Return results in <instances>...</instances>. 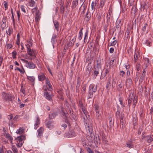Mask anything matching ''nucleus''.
Returning a JSON list of instances; mask_svg holds the SVG:
<instances>
[{
    "label": "nucleus",
    "instance_id": "nucleus-1",
    "mask_svg": "<svg viewBox=\"0 0 153 153\" xmlns=\"http://www.w3.org/2000/svg\"><path fill=\"white\" fill-rule=\"evenodd\" d=\"M83 117V120L84 123L85 125L86 131L88 134H89L90 136H92V133L93 132L92 126L91 123L89 115H88L87 117Z\"/></svg>",
    "mask_w": 153,
    "mask_h": 153
},
{
    "label": "nucleus",
    "instance_id": "nucleus-2",
    "mask_svg": "<svg viewBox=\"0 0 153 153\" xmlns=\"http://www.w3.org/2000/svg\"><path fill=\"white\" fill-rule=\"evenodd\" d=\"M97 85H95L93 84L90 85L89 87L88 94V99H92L93 97V94L97 91Z\"/></svg>",
    "mask_w": 153,
    "mask_h": 153
},
{
    "label": "nucleus",
    "instance_id": "nucleus-3",
    "mask_svg": "<svg viewBox=\"0 0 153 153\" xmlns=\"http://www.w3.org/2000/svg\"><path fill=\"white\" fill-rule=\"evenodd\" d=\"M28 43L30 44V45L29 44H26V46L27 48V53L29 55L31 56L29 59L31 60L35 59L36 57V56L35 55L34 50L31 49L30 48V46H32V42L30 41H29Z\"/></svg>",
    "mask_w": 153,
    "mask_h": 153
},
{
    "label": "nucleus",
    "instance_id": "nucleus-4",
    "mask_svg": "<svg viewBox=\"0 0 153 153\" xmlns=\"http://www.w3.org/2000/svg\"><path fill=\"white\" fill-rule=\"evenodd\" d=\"M2 98L6 101H12L14 97L11 96L10 94H6L4 92H3L2 93Z\"/></svg>",
    "mask_w": 153,
    "mask_h": 153
},
{
    "label": "nucleus",
    "instance_id": "nucleus-5",
    "mask_svg": "<svg viewBox=\"0 0 153 153\" xmlns=\"http://www.w3.org/2000/svg\"><path fill=\"white\" fill-rule=\"evenodd\" d=\"M44 97L48 100L50 101H52V98L51 94L48 92L46 89H45L44 91Z\"/></svg>",
    "mask_w": 153,
    "mask_h": 153
},
{
    "label": "nucleus",
    "instance_id": "nucleus-6",
    "mask_svg": "<svg viewBox=\"0 0 153 153\" xmlns=\"http://www.w3.org/2000/svg\"><path fill=\"white\" fill-rule=\"evenodd\" d=\"M78 105L80 107V108H81V109H82V111L83 112L84 114H85V117H87L88 116L87 115V112L85 110V107L83 105V103L81 101H79Z\"/></svg>",
    "mask_w": 153,
    "mask_h": 153
},
{
    "label": "nucleus",
    "instance_id": "nucleus-7",
    "mask_svg": "<svg viewBox=\"0 0 153 153\" xmlns=\"http://www.w3.org/2000/svg\"><path fill=\"white\" fill-rule=\"evenodd\" d=\"M45 124L47 127L50 129H51L54 127V123L52 120L48 121Z\"/></svg>",
    "mask_w": 153,
    "mask_h": 153
},
{
    "label": "nucleus",
    "instance_id": "nucleus-8",
    "mask_svg": "<svg viewBox=\"0 0 153 153\" xmlns=\"http://www.w3.org/2000/svg\"><path fill=\"white\" fill-rule=\"evenodd\" d=\"M29 69H34L36 65L32 62H28L27 64L25 65Z\"/></svg>",
    "mask_w": 153,
    "mask_h": 153
},
{
    "label": "nucleus",
    "instance_id": "nucleus-9",
    "mask_svg": "<svg viewBox=\"0 0 153 153\" xmlns=\"http://www.w3.org/2000/svg\"><path fill=\"white\" fill-rule=\"evenodd\" d=\"M35 118L36 120L35 121L34 128L36 129L39 126L40 120L38 116H37Z\"/></svg>",
    "mask_w": 153,
    "mask_h": 153
},
{
    "label": "nucleus",
    "instance_id": "nucleus-10",
    "mask_svg": "<svg viewBox=\"0 0 153 153\" xmlns=\"http://www.w3.org/2000/svg\"><path fill=\"white\" fill-rule=\"evenodd\" d=\"M38 77L39 80L40 81H43L45 79L46 80L47 78L44 74L42 73H40L39 74Z\"/></svg>",
    "mask_w": 153,
    "mask_h": 153
},
{
    "label": "nucleus",
    "instance_id": "nucleus-11",
    "mask_svg": "<svg viewBox=\"0 0 153 153\" xmlns=\"http://www.w3.org/2000/svg\"><path fill=\"white\" fill-rule=\"evenodd\" d=\"M76 136V134L73 130H71L67 134L66 136L68 138L73 137Z\"/></svg>",
    "mask_w": 153,
    "mask_h": 153
},
{
    "label": "nucleus",
    "instance_id": "nucleus-12",
    "mask_svg": "<svg viewBox=\"0 0 153 153\" xmlns=\"http://www.w3.org/2000/svg\"><path fill=\"white\" fill-rule=\"evenodd\" d=\"M45 83L48 86V89L49 91H51L52 90V86L51 83V82L47 78L46 79Z\"/></svg>",
    "mask_w": 153,
    "mask_h": 153
},
{
    "label": "nucleus",
    "instance_id": "nucleus-13",
    "mask_svg": "<svg viewBox=\"0 0 153 153\" xmlns=\"http://www.w3.org/2000/svg\"><path fill=\"white\" fill-rule=\"evenodd\" d=\"M44 131V129L43 128L41 127L38 130L37 132H38L37 137L40 138L42 136L43 133Z\"/></svg>",
    "mask_w": 153,
    "mask_h": 153
},
{
    "label": "nucleus",
    "instance_id": "nucleus-14",
    "mask_svg": "<svg viewBox=\"0 0 153 153\" xmlns=\"http://www.w3.org/2000/svg\"><path fill=\"white\" fill-rule=\"evenodd\" d=\"M98 2V1L96 0L95 1H93L92 2L91 4V8L92 10L93 11V13L95 9L96 6Z\"/></svg>",
    "mask_w": 153,
    "mask_h": 153
},
{
    "label": "nucleus",
    "instance_id": "nucleus-15",
    "mask_svg": "<svg viewBox=\"0 0 153 153\" xmlns=\"http://www.w3.org/2000/svg\"><path fill=\"white\" fill-rule=\"evenodd\" d=\"M147 142L150 143L153 141V135H148L145 137Z\"/></svg>",
    "mask_w": 153,
    "mask_h": 153
},
{
    "label": "nucleus",
    "instance_id": "nucleus-16",
    "mask_svg": "<svg viewBox=\"0 0 153 153\" xmlns=\"http://www.w3.org/2000/svg\"><path fill=\"white\" fill-rule=\"evenodd\" d=\"M65 123H66V124L65 123H62L61 125V126L64 128V129H65L67 127V126L70 128L71 126V125L70 123L68 122V120H66L65 121Z\"/></svg>",
    "mask_w": 153,
    "mask_h": 153
},
{
    "label": "nucleus",
    "instance_id": "nucleus-17",
    "mask_svg": "<svg viewBox=\"0 0 153 153\" xmlns=\"http://www.w3.org/2000/svg\"><path fill=\"white\" fill-rule=\"evenodd\" d=\"M25 137L23 135H21L19 137H18L16 139V142H23V140L25 139Z\"/></svg>",
    "mask_w": 153,
    "mask_h": 153
},
{
    "label": "nucleus",
    "instance_id": "nucleus-18",
    "mask_svg": "<svg viewBox=\"0 0 153 153\" xmlns=\"http://www.w3.org/2000/svg\"><path fill=\"white\" fill-rule=\"evenodd\" d=\"M91 13L89 11H88L86 13L85 20L88 22L90 19L91 17Z\"/></svg>",
    "mask_w": 153,
    "mask_h": 153
},
{
    "label": "nucleus",
    "instance_id": "nucleus-19",
    "mask_svg": "<svg viewBox=\"0 0 153 153\" xmlns=\"http://www.w3.org/2000/svg\"><path fill=\"white\" fill-rule=\"evenodd\" d=\"M78 0H73L71 5L72 8H75L78 4Z\"/></svg>",
    "mask_w": 153,
    "mask_h": 153
},
{
    "label": "nucleus",
    "instance_id": "nucleus-20",
    "mask_svg": "<svg viewBox=\"0 0 153 153\" xmlns=\"http://www.w3.org/2000/svg\"><path fill=\"white\" fill-rule=\"evenodd\" d=\"M53 23L55 29L58 31L59 26V23L57 21L55 20L53 21Z\"/></svg>",
    "mask_w": 153,
    "mask_h": 153
},
{
    "label": "nucleus",
    "instance_id": "nucleus-21",
    "mask_svg": "<svg viewBox=\"0 0 153 153\" xmlns=\"http://www.w3.org/2000/svg\"><path fill=\"white\" fill-rule=\"evenodd\" d=\"M29 6L33 7L36 6V3L33 0H30L28 3Z\"/></svg>",
    "mask_w": 153,
    "mask_h": 153
},
{
    "label": "nucleus",
    "instance_id": "nucleus-22",
    "mask_svg": "<svg viewBox=\"0 0 153 153\" xmlns=\"http://www.w3.org/2000/svg\"><path fill=\"white\" fill-rule=\"evenodd\" d=\"M25 129L23 128H20L16 131V133L17 134H21L24 132Z\"/></svg>",
    "mask_w": 153,
    "mask_h": 153
},
{
    "label": "nucleus",
    "instance_id": "nucleus-23",
    "mask_svg": "<svg viewBox=\"0 0 153 153\" xmlns=\"http://www.w3.org/2000/svg\"><path fill=\"white\" fill-rule=\"evenodd\" d=\"M88 31L87 30H86L85 34L84 39V41L85 43L87 42V41L88 39Z\"/></svg>",
    "mask_w": 153,
    "mask_h": 153
},
{
    "label": "nucleus",
    "instance_id": "nucleus-24",
    "mask_svg": "<svg viewBox=\"0 0 153 153\" xmlns=\"http://www.w3.org/2000/svg\"><path fill=\"white\" fill-rule=\"evenodd\" d=\"M82 29V28H81L79 30V36L78 37V39L79 40H80L82 38L83 35Z\"/></svg>",
    "mask_w": 153,
    "mask_h": 153
},
{
    "label": "nucleus",
    "instance_id": "nucleus-25",
    "mask_svg": "<svg viewBox=\"0 0 153 153\" xmlns=\"http://www.w3.org/2000/svg\"><path fill=\"white\" fill-rule=\"evenodd\" d=\"M140 56V55L138 53H135L134 56V62H136L137 59H138L139 57Z\"/></svg>",
    "mask_w": 153,
    "mask_h": 153
},
{
    "label": "nucleus",
    "instance_id": "nucleus-26",
    "mask_svg": "<svg viewBox=\"0 0 153 153\" xmlns=\"http://www.w3.org/2000/svg\"><path fill=\"white\" fill-rule=\"evenodd\" d=\"M132 97H131V96L130 95L129 96L128 98V106L129 107V108L130 107L132 103Z\"/></svg>",
    "mask_w": 153,
    "mask_h": 153
},
{
    "label": "nucleus",
    "instance_id": "nucleus-27",
    "mask_svg": "<svg viewBox=\"0 0 153 153\" xmlns=\"http://www.w3.org/2000/svg\"><path fill=\"white\" fill-rule=\"evenodd\" d=\"M120 108H118L117 109V111L116 112V117L117 119H119L120 117L121 116H120Z\"/></svg>",
    "mask_w": 153,
    "mask_h": 153
},
{
    "label": "nucleus",
    "instance_id": "nucleus-28",
    "mask_svg": "<svg viewBox=\"0 0 153 153\" xmlns=\"http://www.w3.org/2000/svg\"><path fill=\"white\" fill-rule=\"evenodd\" d=\"M111 13L112 11L110 9H109L108 10V12L107 16V19L108 21H109L110 20L111 17Z\"/></svg>",
    "mask_w": 153,
    "mask_h": 153
},
{
    "label": "nucleus",
    "instance_id": "nucleus-29",
    "mask_svg": "<svg viewBox=\"0 0 153 153\" xmlns=\"http://www.w3.org/2000/svg\"><path fill=\"white\" fill-rule=\"evenodd\" d=\"M4 136H5L6 138L9 139L11 141H12L13 139L12 137L9 134L5 133L4 134Z\"/></svg>",
    "mask_w": 153,
    "mask_h": 153
},
{
    "label": "nucleus",
    "instance_id": "nucleus-30",
    "mask_svg": "<svg viewBox=\"0 0 153 153\" xmlns=\"http://www.w3.org/2000/svg\"><path fill=\"white\" fill-rule=\"evenodd\" d=\"M106 2V0H100L99 7L102 8Z\"/></svg>",
    "mask_w": 153,
    "mask_h": 153
},
{
    "label": "nucleus",
    "instance_id": "nucleus-31",
    "mask_svg": "<svg viewBox=\"0 0 153 153\" xmlns=\"http://www.w3.org/2000/svg\"><path fill=\"white\" fill-rule=\"evenodd\" d=\"M123 99L121 97H120L119 99V101L120 102V104L122 105V108L125 107V105L123 103Z\"/></svg>",
    "mask_w": 153,
    "mask_h": 153
},
{
    "label": "nucleus",
    "instance_id": "nucleus-32",
    "mask_svg": "<svg viewBox=\"0 0 153 153\" xmlns=\"http://www.w3.org/2000/svg\"><path fill=\"white\" fill-rule=\"evenodd\" d=\"M137 7L135 6H133L131 10V12L132 13L135 14L137 11Z\"/></svg>",
    "mask_w": 153,
    "mask_h": 153
},
{
    "label": "nucleus",
    "instance_id": "nucleus-33",
    "mask_svg": "<svg viewBox=\"0 0 153 153\" xmlns=\"http://www.w3.org/2000/svg\"><path fill=\"white\" fill-rule=\"evenodd\" d=\"M57 37V35L56 34H55L53 35L51 39V42L53 43H54L56 41V38Z\"/></svg>",
    "mask_w": 153,
    "mask_h": 153
},
{
    "label": "nucleus",
    "instance_id": "nucleus-34",
    "mask_svg": "<svg viewBox=\"0 0 153 153\" xmlns=\"http://www.w3.org/2000/svg\"><path fill=\"white\" fill-rule=\"evenodd\" d=\"M38 10L37 5H36L35 7L31 9V12L33 14H34Z\"/></svg>",
    "mask_w": 153,
    "mask_h": 153
},
{
    "label": "nucleus",
    "instance_id": "nucleus-35",
    "mask_svg": "<svg viewBox=\"0 0 153 153\" xmlns=\"http://www.w3.org/2000/svg\"><path fill=\"white\" fill-rule=\"evenodd\" d=\"M57 114L55 113H53L51 114H50L49 115V117L51 119H53L56 116Z\"/></svg>",
    "mask_w": 153,
    "mask_h": 153
},
{
    "label": "nucleus",
    "instance_id": "nucleus-36",
    "mask_svg": "<svg viewBox=\"0 0 153 153\" xmlns=\"http://www.w3.org/2000/svg\"><path fill=\"white\" fill-rule=\"evenodd\" d=\"M110 71V68H105V72L104 73V76H105L108 74H109V72Z\"/></svg>",
    "mask_w": 153,
    "mask_h": 153
},
{
    "label": "nucleus",
    "instance_id": "nucleus-37",
    "mask_svg": "<svg viewBox=\"0 0 153 153\" xmlns=\"http://www.w3.org/2000/svg\"><path fill=\"white\" fill-rule=\"evenodd\" d=\"M146 75L144 74H142V75L140 76V80L142 82L144 80Z\"/></svg>",
    "mask_w": 153,
    "mask_h": 153
},
{
    "label": "nucleus",
    "instance_id": "nucleus-38",
    "mask_svg": "<svg viewBox=\"0 0 153 153\" xmlns=\"http://www.w3.org/2000/svg\"><path fill=\"white\" fill-rule=\"evenodd\" d=\"M120 119V123L121 125L122 126V128H123L124 126V123L123 120V117L122 116H121L119 118Z\"/></svg>",
    "mask_w": 153,
    "mask_h": 153
},
{
    "label": "nucleus",
    "instance_id": "nucleus-39",
    "mask_svg": "<svg viewBox=\"0 0 153 153\" xmlns=\"http://www.w3.org/2000/svg\"><path fill=\"white\" fill-rule=\"evenodd\" d=\"M20 91L22 93V94H21V95L23 97H24L25 95V91L24 89L23 86H21V89L20 90Z\"/></svg>",
    "mask_w": 153,
    "mask_h": 153
},
{
    "label": "nucleus",
    "instance_id": "nucleus-40",
    "mask_svg": "<svg viewBox=\"0 0 153 153\" xmlns=\"http://www.w3.org/2000/svg\"><path fill=\"white\" fill-rule=\"evenodd\" d=\"M137 103V98L134 97L133 101V104L134 106V108L135 107Z\"/></svg>",
    "mask_w": 153,
    "mask_h": 153
},
{
    "label": "nucleus",
    "instance_id": "nucleus-41",
    "mask_svg": "<svg viewBox=\"0 0 153 153\" xmlns=\"http://www.w3.org/2000/svg\"><path fill=\"white\" fill-rule=\"evenodd\" d=\"M11 13L12 14V18L13 24L15 25V22L14 16V15H13V10L12 8H11Z\"/></svg>",
    "mask_w": 153,
    "mask_h": 153
},
{
    "label": "nucleus",
    "instance_id": "nucleus-42",
    "mask_svg": "<svg viewBox=\"0 0 153 153\" xmlns=\"http://www.w3.org/2000/svg\"><path fill=\"white\" fill-rule=\"evenodd\" d=\"M27 79L32 82H34L35 80V78L33 76H27Z\"/></svg>",
    "mask_w": 153,
    "mask_h": 153
},
{
    "label": "nucleus",
    "instance_id": "nucleus-43",
    "mask_svg": "<svg viewBox=\"0 0 153 153\" xmlns=\"http://www.w3.org/2000/svg\"><path fill=\"white\" fill-rule=\"evenodd\" d=\"M142 69V68L141 67L140 65V64H138L136 65V69L137 71H139L140 70Z\"/></svg>",
    "mask_w": 153,
    "mask_h": 153
},
{
    "label": "nucleus",
    "instance_id": "nucleus-44",
    "mask_svg": "<svg viewBox=\"0 0 153 153\" xmlns=\"http://www.w3.org/2000/svg\"><path fill=\"white\" fill-rule=\"evenodd\" d=\"M12 28H10V27H9L7 30H6L7 34L9 36L10 35L11 33L12 32Z\"/></svg>",
    "mask_w": 153,
    "mask_h": 153
},
{
    "label": "nucleus",
    "instance_id": "nucleus-45",
    "mask_svg": "<svg viewBox=\"0 0 153 153\" xmlns=\"http://www.w3.org/2000/svg\"><path fill=\"white\" fill-rule=\"evenodd\" d=\"M95 67L99 68H101V64L100 61L98 60L97 61V65Z\"/></svg>",
    "mask_w": 153,
    "mask_h": 153
},
{
    "label": "nucleus",
    "instance_id": "nucleus-46",
    "mask_svg": "<svg viewBox=\"0 0 153 153\" xmlns=\"http://www.w3.org/2000/svg\"><path fill=\"white\" fill-rule=\"evenodd\" d=\"M145 44L147 46L150 47L152 45V43L151 41L148 40H146Z\"/></svg>",
    "mask_w": 153,
    "mask_h": 153
},
{
    "label": "nucleus",
    "instance_id": "nucleus-47",
    "mask_svg": "<svg viewBox=\"0 0 153 153\" xmlns=\"http://www.w3.org/2000/svg\"><path fill=\"white\" fill-rule=\"evenodd\" d=\"M111 82H108L107 83L106 85V89L108 90H109L111 88Z\"/></svg>",
    "mask_w": 153,
    "mask_h": 153
},
{
    "label": "nucleus",
    "instance_id": "nucleus-48",
    "mask_svg": "<svg viewBox=\"0 0 153 153\" xmlns=\"http://www.w3.org/2000/svg\"><path fill=\"white\" fill-rule=\"evenodd\" d=\"M145 63H146V68L149 65V60L148 58H146L145 59Z\"/></svg>",
    "mask_w": 153,
    "mask_h": 153
},
{
    "label": "nucleus",
    "instance_id": "nucleus-49",
    "mask_svg": "<svg viewBox=\"0 0 153 153\" xmlns=\"http://www.w3.org/2000/svg\"><path fill=\"white\" fill-rule=\"evenodd\" d=\"M63 5H60V13H63L65 10V8L63 6Z\"/></svg>",
    "mask_w": 153,
    "mask_h": 153
},
{
    "label": "nucleus",
    "instance_id": "nucleus-50",
    "mask_svg": "<svg viewBox=\"0 0 153 153\" xmlns=\"http://www.w3.org/2000/svg\"><path fill=\"white\" fill-rule=\"evenodd\" d=\"M94 107L95 108L96 111L100 110L99 106L97 104H95L94 105Z\"/></svg>",
    "mask_w": 153,
    "mask_h": 153
},
{
    "label": "nucleus",
    "instance_id": "nucleus-51",
    "mask_svg": "<svg viewBox=\"0 0 153 153\" xmlns=\"http://www.w3.org/2000/svg\"><path fill=\"white\" fill-rule=\"evenodd\" d=\"M12 149L14 153H17L18 151L17 149L15 146H13L12 147Z\"/></svg>",
    "mask_w": 153,
    "mask_h": 153
},
{
    "label": "nucleus",
    "instance_id": "nucleus-52",
    "mask_svg": "<svg viewBox=\"0 0 153 153\" xmlns=\"http://www.w3.org/2000/svg\"><path fill=\"white\" fill-rule=\"evenodd\" d=\"M125 73L124 71L123 70L121 71L120 72L119 75L121 76L122 77H123L124 75L125 74Z\"/></svg>",
    "mask_w": 153,
    "mask_h": 153
},
{
    "label": "nucleus",
    "instance_id": "nucleus-53",
    "mask_svg": "<svg viewBox=\"0 0 153 153\" xmlns=\"http://www.w3.org/2000/svg\"><path fill=\"white\" fill-rule=\"evenodd\" d=\"M12 56L13 57V59H15L16 58V56L17 54V53L16 51H13L12 53Z\"/></svg>",
    "mask_w": 153,
    "mask_h": 153
},
{
    "label": "nucleus",
    "instance_id": "nucleus-54",
    "mask_svg": "<svg viewBox=\"0 0 153 153\" xmlns=\"http://www.w3.org/2000/svg\"><path fill=\"white\" fill-rule=\"evenodd\" d=\"M102 141L106 143L107 142L105 136L104 135H102Z\"/></svg>",
    "mask_w": 153,
    "mask_h": 153
},
{
    "label": "nucleus",
    "instance_id": "nucleus-55",
    "mask_svg": "<svg viewBox=\"0 0 153 153\" xmlns=\"http://www.w3.org/2000/svg\"><path fill=\"white\" fill-rule=\"evenodd\" d=\"M21 9L22 10L24 13H26V11L25 10V7L24 5H21Z\"/></svg>",
    "mask_w": 153,
    "mask_h": 153
},
{
    "label": "nucleus",
    "instance_id": "nucleus-56",
    "mask_svg": "<svg viewBox=\"0 0 153 153\" xmlns=\"http://www.w3.org/2000/svg\"><path fill=\"white\" fill-rule=\"evenodd\" d=\"M147 26V24L146 23H145L142 28V31L143 32H144L146 31V28Z\"/></svg>",
    "mask_w": 153,
    "mask_h": 153
},
{
    "label": "nucleus",
    "instance_id": "nucleus-57",
    "mask_svg": "<svg viewBox=\"0 0 153 153\" xmlns=\"http://www.w3.org/2000/svg\"><path fill=\"white\" fill-rule=\"evenodd\" d=\"M23 143V142H18L16 144L18 147H20L22 146Z\"/></svg>",
    "mask_w": 153,
    "mask_h": 153
},
{
    "label": "nucleus",
    "instance_id": "nucleus-58",
    "mask_svg": "<svg viewBox=\"0 0 153 153\" xmlns=\"http://www.w3.org/2000/svg\"><path fill=\"white\" fill-rule=\"evenodd\" d=\"M117 43V40H115L113 41L112 42H111L110 46H114Z\"/></svg>",
    "mask_w": 153,
    "mask_h": 153
},
{
    "label": "nucleus",
    "instance_id": "nucleus-59",
    "mask_svg": "<svg viewBox=\"0 0 153 153\" xmlns=\"http://www.w3.org/2000/svg\"><path fill=\"white\" fill-rule=\"evenodd\" d=\"M99 72L98 71H95L94 70V71L93 73L94 76H95V78L97 76V75L99 74Z\"/></svg>",
    "mask_w": 153,
    "mask_h": 153
},
{
    "label": "nucleus",
    "instance_id": "nucleus-60",
    "mask_svg": "<svg viewBox=\"0 0 153 153\" xmlns=\"http://www.w3.org/2000/svg\"><path fill=\"white\" fill-rule=\"evenodd\" d=\"M4 7L6 10L8 8V4L6 1H4L3 3Z\"/></svg>",
    "mask_w": 153,
    "mask_h": 153
},
{
    "label": "nucleus",
    "instance_id": "nucleus-61",
    "mask_svg": "<svg viewBox=\"0 0 153 153\" xmlns=\"http://www.w3.org/2000/svg\"><path fill=\"white\" fill-rule=\"evenodd\" d=\"M15 70L19 71L22 74H23L24 73L23 71L21 69L19 68L16 67L15 69Z\"/></svg>",
    "mask_w": 153,
    "mask_h": 153
},
{
    "label": "nucleus",
    "instance_id": "nucleus-62",
    "mask_svg": "<svg viewBox=\"0 0 153 153\" xmlns=\"http://www.w3.org/2000/svg\"><path fill=\"white\" fill-rule=\"evenodd\" d=\"M64 0H59L58 3L60 5H63L64 4Z\"/></svg>",
    "mask_w": 153,
    "mask_h": 153
},
{
    "label": "nucleus",
    "instance_id": "nucleus-63",
    "mask_svg": "<svg viewBox=\"0 0 153 153\" xmlns=\"http://www.w3.org/2000/svg\"><path fill=\"white\" fill-rule=\"evenodd\" d=\"M126 82L131 84L132 82V79L130 78H128L126 79Z\"/></svg>",
    "mask_w": 153,
    "mask_h": 153
},
{
    "label": "nucleus",
    "instance_id": "nucleus-64",
    "mask_svg": "<svg viewBox=\"0 0 153 153\" xmlns=\"http://www.w3.org/2000/svg\"><path fill=\"white\" fill-rule=\"evenodd\" d=\"M87 151L88 153H94L93 151L90 148H88Z\"/></svg>",
    "mask_w": 153,
    "mask_h": 153
}]
</instances>
